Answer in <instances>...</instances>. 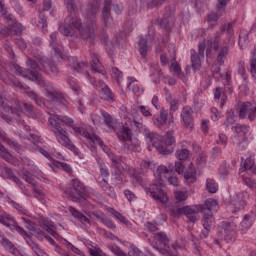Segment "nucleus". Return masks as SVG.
I'll list each match as a JSON object with an SVG mask.
<instances>
[{"label": "nucleus", "instance_id": "obj_1", "mask_svg": "<svg viewBox=\"0 0 256 256\" xmlns=\"http://www.w3.org/2000/svg\"><path fill=\"white\" fill-rule=\"evenodd\" d=\"M97 13H99V5L97 3L90 4L86 9L85 26L81 23V19L71 14L68 15L64 20V24L59 27L60 33L66 37H71L76 29L79 32L80 39L89 41L90 45H95L99 39L97 35L99 26H97V16H95Z\"/></svg>", "mask_w": 256, "mask_h": 256}, {"label": "nucleus", "instance_id": "obj_2", "mask_svg": "<svg viewBox=\"0 0 256 256\" xmlns=\"http://www.w3.org/2000/svg\"><path fill=\"white\" fill-rule=\"evenodd\" d=\"M219 209V205L217 204V200L215 199H207L204 204L201 205H193V206H185L182 208H174L172 210V214L174 217H181V215H186L187 219L191 223H196L199 221V213H213V211H217Z\"/></svg>", "mask_w": 256, "mask_h": 256}, {"label": "nucleus", "instance_id": "obj_3", "mask_svg": "<svg viewBox=\"0 0 256 256\" xmlns=\"http://www.w3.org/2000/svg\"><path fill=\"white\" fill-rule=\"evenodd\" d=\"M145 138L147 143H151L152 147H154L160 155H171V153H173V149L165 147H173V145H175V131L170 130L163 137L154 132H146Z\"/></svg>", "mask_w": 256, "mask_h": 256}, {"label": "nucleus", "instance_id": "obj_4", "mask_svg": "<svg viewBox=\"0 0 256 256\" xmlns=\"http://www.w3.org/2000/svg\"><path fill=\"white\" fill-rule=\"evenodd\" d=\"M41 58H38V61L33 58H28L27 65L30 67V69H25L17 64H13L12 70L16 75H20L21 77H24V79H29L30 81H34V83H37V79L35 77H38L40 81H44L41 77V73L39 71H45V67L41 65V62L39 61Z\"/></svg>", "mask_w": 256, "mask_h": 256}, {"label": "nucleus", "instance_id": "obj_5", "mask_svg": "<svg viewBox=\"0 0 256 256\" xmlns=\"http://www.w3.org/2000/svg\"><path fill=\"white\" fill-rule=\"evenodd\" d=\"M48 123L52 127V133H54L58 143H60L62 147L73 151L75 155H79V149L71 142V139L67 136V130L61 127V123L53 118H49Z\"/></svg>", "mask_w": 256, "mask_h": 256}, {"label": "nucleus", "instance_id": "obj_6", "mask_svg": "<svg viewBox=\"0 0 256 256\" xmlns=\"http://www.w3.org/2000/svg\"><path fill=\"white\" fill-rule=\"evenodd\" d=\"M217 237L215 239L216 245H219L221 241L225 243H235L237 239V225L234 222L223 221L218 225Z\"/></svg>", "mask_w": 256, "mask_h": 256}, {"label": "nucleus", "instance_id": "obj_7", "mask_svg": "<svg viewBox=\"0 0 256 256\" xmlns=\"http://www.w3.org/2000/svg\"><path fill=\"white\" fill-rule=\"evenodd\" d=\"M64 193L72 201H85L87 199V189H85V185L78 179H73L71 187L66 188Z\"/></svg>", "mask_w": 256, "mask_h": 256}, {"label": "nucleus", "instance_id": "obj_8", "mask_svg": "<svg viewBox=\"0 0 256 256\" xmlns=\"http://www.w3.org/2000/svg\"><path fill=\"white\" fill-rule=\"evenodd\" d=\"M163 187H165L163 179H158L154 183L150 184L148 193L154 201H158V203L165 205V203H168L169 197H167Z\"/></svg>", "mask_w": 256, "mask_h": 256}, {"label": "nucleus", "instance_id": "obj_9", "mask_svg": "<svg viewBox=\"0 0 256 256\" xmlns=\"http://www.w3.org/2000/svg\"><path fill=\"white\" fill-rule=\"evenodd\" d=\"M37 81V85H40V87H44L46 91V97L50 101H55V103H62L65 104V98H63V94L59 92L53 84L46 82L45 80H40L39 77H34Z\"/></svg>", "mask_w": 256, "mask_h": 256}, {"label": "nucleus", "instance_id": "obj_10", "mask_svg": "<svg viewBox=\"0 0 256 256\" xmlns=\"http://www.w3.org/2000/svg\"><path fill=\"white\" fill-rule=\"evenodd\" d=\"M15 104L16 107L4 106V113L19 115V111H23V113H26L28 115V117H35V113L37 110H35V107L33 105L24 103L23 106H21V103H19V101H16Z\"/></svg>", "mask_w": 256, "mask_h": 256}, {"label": "nucleus", "instance_id": "obj_11", "mask_svg": "<svg viewBox=\"0 0 256 256\" xmlns=\"http://www.w3.org/2000/svg\"><path fill=\"white\" fill-rule=\"evenodd\" d=\"M238 116L240 119H248L255 121L256 119V103L244 102L239 105Z\"/></svg>", "mask_w": 256, "mask_h": 256}, {"label": "nucleus", "instance_id": "obj_12", "mask_svg": "<svg viewBox=\"0 0 256 256\" xmlns=\"http://www.w3.org/2000/svg\"><path fill=\"white\" fill-rule=\"evenodd\" d=\"M155 249L159 251L162 255H171V251L169 250V238H167V234L163 232H159L155 235Z\"/></svg>", "mask_w": 256, "mask_h": 256}, {"label": "nucleus", "instance_id": "obj_13", "mask_svg": "<svg viewBox=\"0 0 256 256\" xmlns=\"http://www.w3.org/2000/svg\"><path fill=\"white\" fill-rule=\"evenodd\" d=\"M173 123H175L173 113L167 112L165 108H161L160 110V119L156 118L154 120V125H156L158 129L162 130H164L166 127H169V125H173Z\"/></svg>", "mask_w": 256, "mask_h": 256}, {"label": "nucleus", "instance_id": "obj_14", "mask_svg": "<svg viewBox=\"0 0 256 256\" xmlns=\"http://www.w3.org/2000/svg\"><path fill=\"white\" fill-rule=\"evenodd\" d=\"M192 69L199 71L201 69V57H205V42L199 43L198 54L194 49L190 50Z\"/></svg>", "mask_w": 256, "mask_h": 256}, {"label": "nucleus", "instance_id": "obj_15", "mask_svg": "<svg viewBox=\"0 0 256 256\" xmlns=\"http://www.w3.org/2000/svg\"><path fill=\"white\" fill-rule=\"evenodd\" d=\"M70 127L78 135H83L86 139H89V141H92L93 143H98L100 145V147H103V140H101V138H99V136H97L95 134H90L89 132H87V130L85 128L79 127L75 124H72Z\"/></svg>", "mask_w": 256, "mask_h": 256}, {"label": "nucleus", "instance_id": "obj_16", "mask_svg": "<svg viewBox=\"0 0 256 256\" xmlns=\"http://www.w3.org/2000/svg\"><path fill=\"white\" fill-rule=\"evenodd\" d=\"M113 0H104V6L102 8V21L105 27H111L113 25V17L111 16V7Z\"/></svg>", "mask_w": 256, "mask_h": 256}, {"label": "nucleus", "instance_id": "obj_17", "mask_svg": "<svg viewBox=\"0 0 256 256\" xmlns=\"http://www.w3.org/2000/svg\"><path fill=\"white\" fill-rule=\"evenodd\" d=\"M234 22H229L228 24H224L221 27L220 33H227V39L225 40L226 45L233 46L235 45V31L233 30Z\"/></svg>", "mask_w": 256, "mask_h": 256}, {"label": "nucleus", "instance_id": "obj_18", "mask_svg": "<svg viewBox=\"0 0 256 256\" xmlns=\"http://www.w3.org/2000/svg\"><path fill=\"white\" fill-rule=\"evenodd\" d=\"M181 118L187 129H193V109L191 106H184L181 112Z\"/></svg>", "mask_w": 256, "mask_h": 256}, {"label": "nucleus", "instance_id": "obj_19", "mask_svg": "<svg viewBox=\"0 0 256 256\" xmlns=\"http://www.w3.org/2000/svg\"><path fill=\"white\" fill-rule=\"evenodd\" d=\"M247 197H249L247 192H242L233 196L232 205H234V213H237V211H240V209L245 207V199Z\"/></svg>", "mask_w": 256, "mask_h": 256}, {"label": "nucleus", "instance_id": "obj_20", "mask_svg": "<svg viewBox=\"0 0 256 256\" xmlns=\"http://www.w3.org/2000/svg\"><path fill=\"white\" fill-rule=\"evenodd\" d=\"M251 225H253V216L246 214L239 225L238 231H240L242 235H245V233L249 231Z\"/></svg>", "mask_w": 256, "mask_h": 256}, {"label": "nucleus", "instance_id": "obj_21", "mask_svg": "<svg viewBox=\"0 0 256 256\" xmlns=\"http://www.w3.org/2000/svg\"><path fill=\"white\" fill-rule=\"evenodd\" d=\"M69 212L71 213L72 217L78 219L82 225H89V227H91V220L87 218V216H85L83 213L79 212L74 207H70Z\"/></svg>", "mask_w": 256, "mask_h": 256}, {"label": "nucleus", "instance_id": "obj_22", "mask_svg": "<svg viewBox=\"0 0 256 256\" xmlns=\"http://www.w3.org/2000/svg\"><path fill=\"white\" fill-rule=\"evenodd\" d=\"M202 225L206 231H211L215 225V218L213 217V212L203 214Z\"/></svg>", "mask_w": 256, "mask_h": 256}, {"label": "nucleus", "instance_id": "obj_23", "mask_svg": "<svg viewBox=\"0 0 256 256\" xmlns=\"http://www.w3.org/2000/svg\"><path fill=\"white\" fill-rule=\"evenodd\" d=\"M117 137L119 141H123L125 143L127 141H131L133 133L131 132V129L129 127L123 126L122 129L118 131Z\"/></svg>", "mask_w": 256, "mask_h": 256}, {"label": "nucleus", "instance_id": "obj_24", "mask_svg": "<svg viewBox=\"0 0 256 256\" xmlns=\"http://www.w3.org/2000/svg\"><path fill=\"white\" fill-rule=\"evenodd\" d=\"M101 87V99H104V101H109L110 103H113L115 101V98H113V92H111V89L107 87L106 84L100 83Z\"/></svg>", "mask_w": 256, "mask_h": 256}, {"label": "nucleus", "instance_id": "obj_25", "mask_svg": "<svg viewBox=\"0 0 256 256\" xmlns=\"http://www.w3.org/2000/svg\"><path fill=\"white\" fill-rule=\"evenodd\" d=\"M39 62L41 63L42 67H44V69H45V66L48 65L50 71L54 75H59V69H57V65H55V62H53L51 59L40 57Z\"/></svg>", "mask_w": 256, "mask_h": 256}, {"label": "nucleus", "instance_id": "obj_26", "mask_svg": "<svg viewBox=\"0 0 256 256\" xmlns=\"http://www.w3.org/2000/svg\"><path fill=\"white\" fill-rule=\"evenodd\" d=\"M138 51L141 57H147V51H149V44H147V36H140V40L138 41Z\"/></svg>", "mask_w": 256, "mask_h": 256}, {"label": "nucleus", "instance_id": "obj_27", "mask_svg": "<svg viewBox=\"0 0 256 256\" xmlns=\"http://www.w3.org/2000/svg\"><path fill=\"white\" fill-rule=\"evenodd\" d=\"M101 40L103 41L106 51L110 54L113 55V49H115V46H113V42L109 41V35H107V32L105 29H102L101 31Z\"/></svg>", "mask_w": 256, "mask_h": 256}, {"label": "nucleus", "instance_id": "obj_28", "mask_svg": "<svg viewBox=\"0 0 256 256\" xmlns=\"http://www.w3.org/2000/svg\"><path fill=\"white\" fill-rule=\"evenodd\" d=\"M174 169L175 166H173V164H170L168 168L166 166H158L156 170V181L163 179V175H167V173H173Z\"/></svg>", "mask_w": 256, "mask_h": 256}, {"label": "nucleus", "instance_id": "obj_29", "mask_svg": "<svg viewBox=\"0 0 256 256\" xmlns=\"http://www.w3.org/2000/svg\"><path fill=\"white\" fill-rule=\"evenodd\" d=\"M91 66L95 73H103V65H101V61H99L96 54H91Z\"/></svg>", "mask_w": 256, "mask_h": 256}, {"label": "nucleus", "instance_id": "obj_30", "mask_svg": "<svg viewBox=\"0 0 256 256\" xmlns=\"http://www.w3.org/2000/svg\"><path fill=\"white\" fill-rule=\"evenodd\" d=\"M214 99H216V101L221 100L220 107H223L225 105V101H227L225 90L221 87H217L214 91Z\"/></svg>", "mask_w": 256, "mask_h": 256}, {"label": "nucleus", "instance_id": "obj_31", "mask_svg": "<svg viewBox=\"0 0 256 256\" xmlns=\"http://www.w3.org/2000/svg\"><path fill=\"white\" fill-rule=\"evenodd\" d=\"M0 223L4 225V227H13V225H15V218L7 213H2L0 214Z\"/></svg>", "mask_w": 256, "mask_h": 256}, {"label": "nucleus", "instance_id": "obj_32", "mask_svg": "<svg viewBox=\"0 0 256 256\" xmlns=\"http://www.w3.org/2000/svg\"><path fill=\"white\" fill-rule=\"evenodd\" d=\"M99 185L101 187V189H103V191H105V193H107V195H109V197H115V189L113 188V186H110L109 183L106 181L105 178H102L101 181L99 182Z\"/></svg>", "mask_w": 256, "mask_h": 256}, {"label": "nucleus", "instance_id": "obj_33", "mask_svg": "<svg viewBox=\"0 0 256 256\" xmlns=\"http://www.w3.org/2000/svg\"><path fill=\"white\" fill-rule=\"evenodd\" d=\"M69 65L72 67V69H75V71H80V69H85L87 67V62H78L77 58H69Z\"/></svg>", "mask_w": 256, "mask_h": 256}, {"label": "nucleus", "instance_id": "obj_34", "mask_svg": "<svg viewBox=\"0 0 256 256\" xmlns=\"http://www.w3.org/2000/svg\"><path fill=\"white\" fill-rule=\"evenodd\" d=\"M175 157H176L177 161L185 162L187 159H189V151L187 150V148L182 147V148L176 150Z\"/></svg>", "mask_w": 256, "mask_h": 256}, {"label": "nucleus", "instance_id": "obj_35", "mask_svg": "<svg viewBox=\"0 0 256 256\" xmlns=\"http://www.w3.org/2000/svg\"><path fill=\"white\" fill-rule=\"evenodd\" d=\"M247 45H249V33L242 30L239 35V47L240 49H243V47H247Z\"/></svg>", "mask_w": 256, "mask_h": 256}, {"label": "nucleus", "instance_id": "obj_36", "mask_svg": "<svg viewBox=\"0 0 256 256\" xmlns=\"http://www.w3.org/2000/svg\"><path fill=\"white\" fill-rule=\"evenodd\" d=\"M228 55H229V48L227 46L222 47L217 57L218 65H223Z\"/></svg>", "mask_w": 256, "mask_h": 256}, {"label": "nucleus", "instance_id": "obj_37", "mask_svg": "<svg viewBox=\"0 0 256 256\" xmlns=\"http://www.w3.org/2000/svg\"><path fill=\"white\" fill-rule=\"evenodd\" d=\"M220 41H221V35L216 34L215 37H212L208 40L207 42L208 47L217 51L219 49Z\"/></svg>", "mask_w": 256, "mask_h": 256}, {"label": "nucleus", "instance_id": "obj_38", "mask_svg": "<svg viewBox=\"0 0 256 256\" xmlns=\"http://www.w3.org/2000/svg\"><path fill=\"white\" fill-rule=\"evenodd\" d=\"M5 77H7L12 85H14V87H19V89H25V86L23 85V83H21V81H19L17 78H15V76H13V74L9 73L8 71L4 72Z\"/></svg>", "mask_w": 256, "mask_h": 256}, {"label": "nucleus", "instance_id": "obj_39", "mask_svg": "<svg viewBox=\"0 0 256 256\" xmlns=\"http://www.w3.org/2000/svg\"><path fill=\"white\" fill-rule=\"evenodd\" d=\"M184 179L188 181V183H195V181H197V170H186Z\"/></svg>", "mask_w": 256, "mask_h": 256}, {"label": "nucleus", "instance_id": "obj_40", "mask_svg": "<svg viewBox=\"0 0 256 256\" xmlns=\"http://www.w3.org/2000/svg\"><path fill=\"white\" fill-rule=\"evenodd\" d=\"M27 96L36 103V105H38L39 107L45 105V103L43 102V99H41V97H39V95L37 93H35L34 91H27Z\"/></svg>", "mask_w": 256, "mask_h": 256}, {"label": "nucleus", "instance_id": "obj_41", "mask_svg": "<svg viewBox=\"0 0 256 256\" xmlns=\"http://www.w3.org/2000/svg\"><path fill=\"white\" fill-rule=\"evenodd\" d=\"M59 33L58 32H53L50 35V47L53 48L54 53L56 55H59L60 51L59 48H57V37H58Z\"/></svg>", "mask_w": 256, "mask_h": 256}, {"label": "nucleus", "instance_id": "obj_42", "mask_svg": "<svg viewBox=\"0 0 256 256\" xmlns=\"http://www.w3.org/2000/svg\"><path fill=\"white\" fill-rule=\"evenodd\" d=\"M166 99L170 105V113H175L179 109V100L174 99L172 96H167Z\"/></svg>", "mask_w": 256, "mask_h": 256}, {"label": "nucleus", "instance_id": "obj_43", "mask_svg": "<svg viewBox=\"0 0 256 256\" xmlns=\"http://www.w3.org/2000/svg\"><path fill=\"white\" fill-rule=\"evenodd\" d=\"M1 16L3 17L4 21L6 23H13L15 21V16L13 14L9 13L5 7H2L0 10Z\"/></svg>", "mask_w": 256, "mask_h": 256}, {"label": "nucleus", "instance_id": "obj_44", "mask_svg": "<svg viewBox=\"0 0 256 256\" xmlns=\"http://www.w3.org/2000/svg\"><path fill=\"white\" fill-rule=\"evenodd\" d=\"M172 23L173 17L164 16L160 21V27H162V29H166L167 31H169V29H171Z\"/></svg>", "mask_w": 256, "mask_h": 256}, {"label": "nucleus", "instance_id": "obj_45", "mask_svg": "<svg viewBox=\"0 0 256 256\" xmlns=\"http://www.w3.org/2000/svg\"><path fill=\"white\" fill-rule=\"evenodd\" d=\"M9 29L11 33H16V35L23 33V26L20 23L15 22V20L11 22Z\"/></svg>", "mask_w": 256, "mask_h": 256}, {"label": "nucleus", "instance_id": "obj_46", "mask_svg": "<svg viewBox=\"0 0 256 256\" xmlns=\"http://www.w3.org/2000/svg\"><path fill=\"white\" fill-rule=\"evenodd\" d=\"M6 143H7V145H9V147L14 149L18 153H19V151H21L23 149V146H21V144H19V142H17V140H15L14 138H8L6 140Z\"/></svg>", "mask_w": 256, "mask_h": 256}, {"label": "nucleus", "instance_id": "obj_47", "mask_svg": "<svg viewBox=\"0 0 256 256\" xmlns=\"http://www.w3.org/2000/svg\"><path fill=\"white\" fill-rule=\"evenodd\" d=\"M38 27H41L43 33H47V17L43 13L39 15Z\"/></svg>", "mask_w": 256, "mask_h": 256}, {"label": "nucleus", "instance_id": "obj_48", "mask_svg": "<svg viewBox=\"0 0 256 256\" xmlns=\"http://www.w3.org/2000/svg\"><path fill=\"white\" fill-rule=\"evenodd\" d=\"M53 119H57V121H61L62 123H65L66 125H68L69 127H71L73 125V119L69 118L67 116H61L59 114H53Z\"/></svg>", "mask_w": 256, "mask_h": 256}, {"label": "nucleus", "instance_id": "obj_49", "mask_svg": "<svg viewBox=\"0 0 256 256\" xmlns=\"http://www.w3.org/2000/svg\"><path fill=\"white\" fill-rule=\"evenodd\" d=\"M206 189L208 193H217L219 186L217 185V183H215V181L208 179L206 182Z\"/></svg>", "mask_w": 256, "mask_h": 256}, {"label": "nucleus", "instance_id": "obj_50", "mask_svg": "<svg viewBox=\"0 0 256 256\" xmlns=\"http://www.w3.org/2000/svg\"><path fill=\"white\" fill-rule=\"evenodd\" d=\"M110 213H112V215H114L116 219H119L120 223H124V225L129 224V221L127 220V218H125V216H123V214L119 213L117 210L111 208Z\"/></svg>", "mask_w": 256, "mask_h": 256}, {"label": "nucleus", "instance_id": "obj_51", "mask_svg": "<svg viewBox=\"0 0 256 256\" xmlns=\"http://www.w3.org/2000/svg\"><path fill=\"white\" fill-rule=\"evenodd\" d=\"M219 14L217 13H210L208 15V19L207 22L210 25V27H215V25H217V22L219 21Z\"/></svg>", "mask_w": 256, "mask_h": 256}, {"label": "nucleus", "instance_id": "obj_52", "mask_svg": "<svg viewBox=\"0 0 256 256\" xmlns=\"http://www.w3.org/2000/svg\"><path fill=\"white\" fill-rule=\"evenodd\" d=\"M237 147L239 151H245L249 147V138L244 136L240 141L237 142Z\"/></svg>", "mask_w": 256, "mask_h": 256}, {"label": "nucleus", "instance_id": "obj_53", "mask_svg": "<svg viewBox=\"0 0 256 256\" xmlns=\"http://www.w3.org/2000/svg\"><path fill=\"white\" fill-rule=\"evenodd\" d=\"M175 172L178 173V175H182V173L185 171V161L183 160H177L175 162Z\"/></svg>", "mask_w": 256, "mask_h": 256}, {"label": "nucleus", "instance_id": "obj_54", "mask_svg": "<svg viewBox=\"0 0 256 256\" xmlns=\"http://www.w3.org/2000/svg\"><path fill=\"white\" fill-rule=\"evenodd\" d=\"M12 227H14V229L23 237H27L28 239H31V235H29V233L25 231L23 227L19 226V224H17V221H14V224L12 225Z\"/></svg>", "mask_w": 256, "mask_h": 256}, {"label": "nucleus", "instance_id": "obj_55", "mask_svg": "<svg viewBox=\"0 0 256 256\" xmlns=\"http://www.w3.org/2000/svg\"><path fill=\"white\" fill-rule=\"evenodd\" d=\"M232 129H234L235 133H237V134L244 133V135H245V134L249 133V126H247V125L237 124L236 126L232 127Z\"/></svg>", "mask_w": 256, "mask_h": 256}, {"label": "nucleus", "instance_id": "obj_56", "mask_svg": "<svg viewBox=\"0 0 256 256\" xmlns=\"http://www.w3.org/2000/svg\"><path fill=\"white\" fill-rule=\"evenodd\" d=\"M1 245H3L5 249H8V251H10L11 253L15 251V246L13 245V243H11V241H9V239L5 237L2 238Z\"/></svg>", "mask_w": 256, "mask_h": 256}, {"label": "nucleus", "instance_id": "obj_57", "mask_svg": "<svg viewBox=\"0 0 256 256\" xmlns=\"http://www.w3.org/2000/svg\"><path fill=\"white\" fill-rule=\"evenodd\" d=\"M238 73L241 75V77L244 79V81H247V75L245 74V62L240 61L238 64Z\"/></svg>", "mask_w": 256, "mask_h": 256}, {"label": "nucleus", "instance_id": "obj_58", "mask_svg": "<svg viewBox=\"0 0 256 256\" xmlns=\"http://www.w3.org/2000/svg\"><path fill=\"white\" fill-rule=\"evenodd\" d=\"M167 0H150L147 4L148 9H153L155 7H161L162 3H165Z\"/></svg>", "mask_w": 256, "mask_h": 256}, {"label": "nucleus", "instance_id": "obj_59", "mask_svg": "<svg viewBox=\"0 0 256 256\" xmlns=\"http://www.w3.org/2000/svg\"><path fill=\"white\" fill-rule=\"evenodd\" d=\"M102 115L104 117L105 125H107V127H113V117L107 112H103Z\"/></svg>", "mask_w": 256, "mask_h": 256}, {"label": "nucleus", "instance_id": "obj_60", "mask_svg": "<svg viewBox=\"0 0 256 256\" xmlns=\"http://www.w3.org/2000/svg\"><path fill=\"white\" fill-rule=\"evenodd\" d=\"M197 163L198 165H200V167L205 166V164L207 163V154H205L204 152L200 153L197 158Z\"/></svg>", "mask_w": 256, "mask_h": 256}, {"label": "nucleus", "instance_id": "obj_61", "mask_svg": "<svg viewBox=\"0 0 256 256\" xmlns=\"http://www.w3.org/2000/svg\"><path fill=\"white\" fill-rule=\"evenodd\" d=\"M242 181H243L244 185H246L250 189H253L255 187V185H256L255 184V180H253L251 178L243 177Z\"/></svg>", "mask_w": 256, "mask_h": 256}, {"label": "nucleus", "instance_id": "obj_62", "mask_svg": "<svg viewBox=\"0 0 256 256\" xmlns=\"http://www.w3.org/2000/svg\"><path fill=\"white\" fill-rule=\"evenodd\" d=\"M102 224L108 227V229H116L117 227L111 220H109V218L105 216H104V219L102 220Z\"/></svg>", "mask_w": 256, "mask_h": 256}, {"label": "nucleus", "instance_id": "obj_63", "mask_svg": "<svg viewBox=\"0 0 256 256\" xmlns=\"http://www.w3.org/2000/svg\"><path fill=\"white\" fill-rule=\"evenodd\" d=\"M111 251L116 256H127V253L123 252V250H121V248H119V246H113L111 248Z\"/></svg>", "mask_w": 256, "mask_h": 256}, {"label": "nucleus", "instance_id": "obj_64", "mask_svg": "<svg viewBox=\"0 0 256 256\" xmlns=\"http://www.w3.org/2000/svg\"><path fill=\"white\" fill-rule=\"evenodd\" d=\"M129 256H140L141 255V250H139V248L137 247H132L129 252H128Z\"/></svg>", "mask_w": 256, "mask_h": 256}]
</instances>
